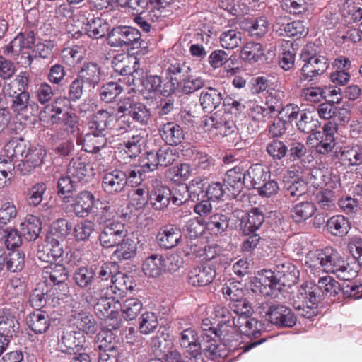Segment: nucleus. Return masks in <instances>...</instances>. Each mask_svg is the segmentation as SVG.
<instances>
[{"label": "nucleus", "instance_id": "nucleus-1", "mask_svg": "<svg viewBox=\"0 0 362 362\" xmlns=\"http://www.w3.org/2000/svg\"><path fill=\"white\" fill-rule=\"evenodd\" d=\"M310 267L321 268L327 273H332L341 280L349 281L354 279L358 270L354 268L340 253L332 247L310 254Z\"/></svg>", "mask_w": 362, "mask_h": 362}, {"label": "nucleus", "instance_id": "nucleus-2", "mask_svg": "<svg viewBox=\"0 0 362 362\" xmlns=\"http://www.w3.org/2000/svg\"><path fill=\"white\" fill-rule=\"evenodd\" d=\"M298 272L289 262L276 264L274 271L262 270L258 274L259 284L271 290L280 291L282 286L290 287L297 282Z\"/></svg>", "mask_w": 362, "mask_h": 362}, {"label": "nucleus", "instance_id": "nucleus-3", "mask_svg": "<svg viewBox=\"0 0 362 362\" xmlns=\"http://www.w3.org/2000/svg\"><path fill=\"white\" fill-rule=\"evenodd\" d=\"M300 58L305 64L301 68L302 76L300 78V83L303 81L308 82L313 81L317 76L324 74L329 65L327 58L317 54L312 45H307L303 49Z\"/></svg>", "mask_w": 362, "mask_h": 362}, {"label": "nucleus", "instance_id": "nucleus-4", "mask_svg": "<svg viewBox=\"0 0 362 362\" xmlns=\"http://www.w3.org/2000/svg\"><path fill=\"white\" fill-rule=\"evenodd\" d=\"M318 288L312 283H305L300 286L297 294L298 301L293 306L299 311V315L305 318H312L317 314V303L320 300Z\"/></svg>", "mask_w": 362, "mask_h": 362}, {"label": "nucleus", "instance_id": "nucleus-5", "mask_svg": "<svg viewBox=\"0 0 362 362\" xmlns=\"http://www.w3.org/2000/svg\"><path fill=\"white\" fill-rule=\"evenodd\" d=\"M108 288L104 284H95L86 291L85 294L86 300L89 303H95L94 310L96 315L102 319L106 320L112 311L110 308L117 302L115 298L107 297Z\"/></svg>", "mask_w": 362, "mask_h": 362}, {"label": "nucleus", "instance_id": "nucleus-6", "mask_svg": "<svg viewBox=\"0 0 362 362\" xmlns=\"http://www.w3.org/2000/svg\"><path fill=\"white\" fill-rule=\"evenodd\" d=\"M213 314L218 320L216 329L213 332L214 336L226 343L231 342V337L235 335V322L236 316L230 310L221 304H217L214 308Z\"/></svg>", "mask_w": 362, "mask_h": 362}, {"label": "nucleus", "instance_id": "nucleus-7", "mask_svg": "<svg viewBox=\"0 0 362 362\" xmlns=\"http://www.w3.org/2000/svg\"><path fill=\"white\" fill-rule=\"evenodd\" d=\"M107 44L113 47H132L133 49L141 46V33L131 26H117L107 34Z\"/></svg>", "mask_w": 362, "mask_h": 362}, {"label": "nucleus", "instance_id": "nucleus-8", "mask_svg": "<svg viewBox=\"0 0 362 362\" xmlns=\"http://www.w3.org/2000/svg\"><path fill=\"white\" fill-rule=\"evenodd\" d=\"M43 278L54 283L53 295L59 299H64L69 291L68 285L65 283L68 278V272L63 264H50L45 267L42 272Z\"/></svg>", "mask_w": 362, "mask_h": 362}, {"label": "nucleus", "instance_id": "nucleus-9", "mask_svg": "<svg viewBox=\"0 0 362 362\" xmlns=\"http://www.w3.org/2000/svg\"><path fill=\"white\" fill-rule=\"evenodd\" d=\"M178 342L186 357H189V362H204L198 334L194 329H182L179 334Z\"/></svg>", "mask_w": 362, "mask_h": 362}, {"label": "nucleus", "instance_id": "nucleus-10", "mask_svg": "<svg viewBox=\"0 0 362 362\" xmlns=\"http://www.w3.org/2000/svg\"><path fill=\"white\" fill-rule=\"evenodd\" d=\"M117 114L129 115L135 122L146 125L150 119L151 114L146 106L131 98H124L117 103Z\"/></svg>", "mask_w": 362, "mask_h": 362}, {"label": "nucleus", "instance_id": "nucleus-11", "mask_svg": "<svg viewBox=\"0 0 362 362\" xmlns=\"http://www.w3.org/2000/svg\"><path fill=\"white\" fill-rule=\"evenodd\" d=\"M273 30L279 36L300 38L307 35L308 30L303 21L289 22L286 16H279L273 24Z\"/></svg>", "mask_w": 362, "mask_h": 362}, {"label": "nucleus", "instance_id": "nucleus-12", "mask_svg": "<svg viewBox=\"0 0 362 362\" xmlns=\"http://www.w3.org/2000/svg\"><path fill=\"white\" fill-rule=\"evenodd\" d=\"M115 119V109L108 107L95 112L88 122V132L85 134L107 135V128Z\"/></svg>", "mask_w": 362, "mask_h": 362}, {"label": "nucleus", "instance_id": "nucleus-13", "mask_svg": "<svg viewBox=\"0 0 362 362\" xmlns=\"http://www.w3.org/2000/svg\"><path fill=\"white\" fill-rule=\"evenodd\" d=\"M127 232L124 224L121 222L107 223L99 235L100 243L105 248L115 247L124 238Z\"/></svg>", "mask_w": 362, "mask_h": 362}, {"label": "nucleus", "instance_id": "nucleus-14", "mask_svg": "<svg viewBox=\"0 0 362 362\" xmlns=\"http://www.w3.org/2000/svg\"><path fill=\"white\" fill-rule=\"evenodd\" d=\"M46 156L45 150L41 147H29L16 167L17 171L22 175H28L40 167Z\"/></svg>", "mask_w": 362, "mask_h": 362}, {"label": "nucleus", "instance_id": "nucleus-15", "mask_svg": "<svg viewBox=\"0 0 362 362\" xmlns=\"http://www.w3.org/2000/svg\"><path fill=\"white\" fill-rule=\"evenodd\" d=\"M269 321L281 327H292L296 323V317L292 310L283 305H272L267 311Z\"/></svg>", "mask_w": 362, "mask_h": 362}, {"label": "nucleus", "instance_id": "nucleus-16", "mask_svg": "<svg viewBox=\"0 0 362 362\" xmlns=\"http://www.w3.org/2000/svg\"><path fill=\"white\" fill-rule=\"evenodd\" d=\"M66 174L78 184L89 182L93 175V168L86 162L85 158L81 156H76L70 161Z\"/></svg>", "mask_w": 362, "mask_h": 362}, {"label": "nucleus", "instance_id": "nucleus-17", "mask_svg": "<svg viewBox=\"0 0 362 362\" xmlns=\"http://www.w3.org/2000/svg\"><path fill=\"white\" fill-rule=\"evenodd\" d=\"M69 325L74 330L81 332L83 336L84 334L92 335L98 329V325L93 316L82 311L74 312L71 314Z\"/></svg>", "mask_w": 362, "mask_h": 362}, {"label": "nucleus", "instance_id": "nucleus-18", "mask_svg": "<svg viewBox=\"0 0 362 362\" xmlns=\"http://www.w3.org/2000/svg\"><path fill=\"white\" fill-rule=\"evenodd\" d=\"M235 335L233 336L231 342L238 341L239 339L238 332H240L249 337L257 338L262 329V324L255 318H251L249 315L238 316L235 322Z\"/></svg>", "mask_w": 362, "mask_h": 362}, {"label": "nucleus", "instance_id": "nucleus-19", "mask_svg": "<svg viewBox=\"0 0 362 362\" xmlns=\"http://www.w3.org/2000/svg\"><path fill=\"white\" fill-rule=\"evenodd\" d=\"M224 187L231 197H235L246 186L245 171L240 166H235L227 171L225 175Z\"/></svg>", "mask_w": 362, "mask_h": 362}, {"label": "nucleus", "instance_id": "nucleus-20", "mask_svg": "<svg viewBox=\"0 0 362 362\" xmlns=\"http://www.w3.org/2000/svg\"><path fill=\"white\" fill-rule=\"evenodd\" d=\"M124 172L114 170L105 173L102 178V188L107 194H116L122 192L125 187Z\"/></svg>", "mask_w": 362, "mask_h": 362}, {"label": "nucleus", "instance_id": "nucleus-21", "mask_svg": "<svg viewBox=\"0 0 362 362\" xmlns=\"http://www.w3.org/2000/svg\"><path fill=\"white\" fill-rule=\"evenodd\" d=\"M85 342V337L81 332L71 330L64 332L59 341V349L69 355L80 350Z\"/></svg>", "mask_w": 362, "mask_h": 362}, {"label": "nucleus", "instance_id": "nucleus-22", "mask_svg": "<svg viewBox=\"0 0 362 362\" xmlns=\"http://www.w3.org/2000/svg\"><path fill=\"white\" fill-rule=\"evenodd\" d=\"M207 182L206 177H196L189 184L179 185L178 190L187 193V195L191 200L199 201L206 197Z\"/></svg>", "mask_w": 362, "mask_h": 362}, {"label": "nucleus", "instance_id": "nucleus-23", "mask_svg": "<svg viewBox=\"0 0 362 362\" xmlns=\"http://www.w3.org/2000/svg\"><path fill=\"white\" fill-rule=\"evenodd\" d=\"M94 202L95 197L93 193L83 190L76 195L71 206L76 216L85 217L90 213L94 206Z\"/></svg>", "mask_w": 362, "mask_h": 362}, {"label": "nucleus", "instance_id": "nucleus-24", "mask_svg": "<svg viewBox=\"0 0 362 362\" xmlns=\"http://www.w3.org/2000/svg\"><path fill=\"white\" fill-rule=\"evenodd\" d=\"M162 139L169 146H177L185 139L182 128L174 122L165 123L158 129Z\"/></svg>", "mask_w": 362, "mask_h": 362}, {"label": "nucleus", "instance_id": "nucleus-25", "mask_svg": "<svg viewBox=\"0 0 362 362\" xmlns=\"http://www.w3.org/2000/svg\"><path fill=\"white\" fill-rule=\"evenodd\" d=\"M137 243V238L127 232L124 238L115 245L117 249L112 254L113 257L119 261L132 259L136 253Z\"/></svg>", "mask_w": 362, "mask_h": 362}, {"label": "nucleus", "instance_id": "nucleus-26", "mask_svg": "<svg viewBox=\"0 0 362 362\" xmlns=\"http://www.w3.org/2000/svg\"><path fill=\"white\" fill-rule=\"evenodd\" d=\"M264 221L263 212L258 208H253L241 216L240 228L245 235H250L257 230Z\"/></svg>", "mask_w": 362, "mask_h": 362}, {"label": "nucleus", "instance_id": "nucleus-27", "mask_svg": "<svg viewBox=\"0 0 362 362\" xmlns=\"http://www.w3.org/2000/svg\"><path fill=\"white\" fill-rule=\"evenodd\" d=\"M156 238L161 247L170 249L178 245L182 238V233L173 225L165 226L158 232Z\"/></svg>", "mask_w": 362, "mask_h": 362}, {"label": "nucleus", "instance_id": "nucleus-28", "mask_svg": "<svg viewBox=\"0 0 362 362\" xmlns=\"http://www.w3.org/2000/svg\"><path fill=\"white\" fill-rule=\"evenodd\" d=\"M216 272L212 267L202 265L189 272V283L194 286H205L213 281Z\"/></svg>", "mask_w": 362, "mask_h": 362}, {"label": "nucleus", "instance_id": "nucleus-29", "mask_svg": "<svg viewBox=\"0 0 362 362\" xmlns=\"http://www.w3.org/2000/svg\"><path fill=\"white\" fill-rule=\"evenodd\" d=\"M165 257L161 255H151L143 261L142 271L146 276L157 278L165 273Z\"/></svg>", "mask_w": 362, "mask_h": 362}, {"label": "nucleus", "instance_id": "nucleus-30", "mask_svg": "<svg viewBox=\"0 0 362 362\" xmlns=\"http://www.w3.org/2000/svg\"><path fill=\"white\" fill-rule=\"evenodd\" d=\"M246 187L257 189L263 182L270 178V173L262 165L255 164L245 171Z\"/></svg>", "mask_w": 362, "mask_h": 362}, {"label": "nucleus", "instance_id": "nucleus-31", "mask_svg": "<svg viewBox=\"0 0 362 362\" xmlns=\"http://www.w3.org/2000/svg\"><path fill=\"white\" fill-rule=\"evenodd\" d=\"M222 101V94L216 88H205L200 93L199 102L205 112H212L221 104Z\"/></svg>", "mask_w": 362, "mask_h": 362}, {"label": "nucleus", "instance_id": "nucleus-32", "mask_svg": "<svg viewBox=\"0 0 362 362\" xmlns=\"http://www.w3.org/2000/svg\"><path fill=\"white\" fill-rule=\"evenodd\" d=\"M20 230L27 240H35L41 231L40 219L34 215H27L20 224Z\"/></svg>", "mask_w": 362, "mask_h": 362}, {"label": "nucleus", "instance_id": "nucleus-33", "mask_svg": "<svg viewBox=\"0 0 362 362\" xmlns=\"http://www.w3.org/2000/svg\"><path fill=\"white\" fill-rule=\"evenodd\" d=\"M223 344H218L217 341L211 339L202 346V354L211 360H218L223 358L227 356L226 346L230 349L233 346V342L226 343L221 340Z\"/></svg>", "mask_w": 362, "mask_h": 362}, {"label": "nucleus", "instance_id": "nucleus-34", "mask_svg": "<svg viewBox=\"0 0 362 362\" xmlns=\"http://www.w3.org/2000/svg\"><path fill=\"white\" fill-rule=\"evenodd\" d=\"M75 284L80 288H88L87 291L95 284H101L95 277V272L92 267H81L74 274Z\"/></svg>", "mask_w": 362, "mask_h": 362}, {"label": "nucleus", "instance_id": "nucleus-35", "mask_svg": "<svg viewBox=\"0 0 362 362\" xmlns=\"http://www.w3.org/2000/svg\"><path fill=\"white\" fill-rule=\"evenodd\" d=\"M288 157L292 161H299L302 166L311 161L313 156L308 154V149L304 144L297 141H293L288 144Z\"/></svg>", "mask_w": 362, "mask_h": 362}, {"label": "nucleus", "instance_id": "nucleus-36", "mask_svg": "<svg viewBox=\"0 0 362 362\" xmlns=\"http://www.w3.org/2000/svg\"><path fill=\"white\" fill-rule=\"evenodd\" d=\"M171 195L172 192L170 188L158 185L151 192L149 200L154 209L163 210L169 204Z\"/></svg>", "mask_w": 362, "mask_h": 362}, {"label": "nucleus", "instance_id": "nucleus-37", "mask_svg": "<svg viewBox=\"0 0 362 362\" xmlns=\"http://www.w3.org/2000/svg\"><path fill=\"white\" fill-rule=\"evenodd\" d=\"M19 329V325L15 317L6 309L0 310V334L10 339Z\"/></svg>", "mask_w": 362, "mask_h": 362}, {"label": "nucleus", "instance_id": "nucleus-38", "mask_svg": "<svg viewBox=\"0 0 362 362\" xmlns=\"http://www.w3.org/2000/svg\"><path fill=\"white\" fill-rule=\"evenodd\" d=\"M213 128L216 130V134L221 136H226L234 132L236 127L232 115L228 112H224L221 117L216 115L211 117Z\"/></svg>", "mask_w": 362, "mask_h": 362}, {"label": "nucleus", "instance_id": "nucleus-39", "mask_svg": "<svg viewBox=\"0 0 362 362\" xmlns=\"http://www.w3.org/2000/svg\"><path fill=\"white\" fill-rule=\"evenodd\" d=\"M86 23V34L89 37L93 39H100L105 36L110 29V25L105 20L100 17H93L90 19L87 18Z\"/></svg>", "mask_w": 362, "mask_h": 362}, {"label": "nucleus", "instance_id": "nucleus-40", "mask_svg": "<svg viewBox=\"0 0 362 362\" xmlns=\"http://www.w3.org/2000/svg\"><path fill=\"white\" fill-rule=\"evenodd\" d=\"M117 305L120 307L122 315L127 320L135 319L143 308L141 301L136 298H127L122 303L117 300L114 305L115 309H118Z\"/></svg>", "mask_w": 362, "mask_h": 362}, {"label": "nucleus", "instance_id": "nucleus-41", "mask_svg": "<svg viewBox=\"0 0 362 362\" xmlns=\"http://www.w3.org/2000/svg\"><path fill=\"white\" fill-rule=\"evenodd\" d=\"M78 77L81 78L84 83L95 87L100 81V68L95 63H86L81 67Z\"/></svg>", "mask_w": 362, "mask_h": 362}, {"label": "nucleus", "instance_id": "nucleus-42", "mask_svg": "<svg viewBox=\"0 0 362 362\" xmlns=\"http://www.w3.org/2000/svg\"><path fill=\"white\" fill-rule=\"evenodd\" d=\"M26 322L29 328L36 334L45 332L50 325L48 315L40 310L30 313Z\"/></svg>", "mask_w": 362, "mask_h": 362}, {"label": "nucleus", "instance_id": "nucleus-43", "mask_svg": "<svg viewBox=\"0 0 362 362\" xmlns=\"http://www.w3.org/2000/svg\"><path fill=\"white\" fill-rule=\"evenodd\" d=\"M228 226L229 218L222 214H215L211 216L204 223L205 231L215 235L225 232Z\"/></svg>", "mask_w": 362, "mask_h": 362}, {"label": "nucleus", "instance_id": "nucleus-44", "mask_svg": "<svg viewBox=\"0 0 362 362\" xmlns=\"http://www.w3.org/2000/svg\"><path fill=\"white\" fill-rule=\"evenodd\" d=\"M316 206L312 202L305 201L296 204L291 209V216L296 223L303 222L312 217L315 211Z\"/></svg>", "mask_w": 362, "mask_h": 362}, {"label": "nucleus", "instance_id": "nucleus-45", "mask_svg": "<svg viewBox=\"0 0 362 362\" xmlns=\"http://www.w3.org/2000/svg\"><path fill=\"white\" fill-rule=\"evenodd\" d=\"M328 231L334 236L341 237L351 228L350 222L347 218L342 215L334 216L327 221Z\"/></svg>", "mask_w": 362, "mask_h": 362}, {"label": "nucleus", "instance_id": "nucleus-46", "mask_svg": "<svg viewBox=\"0 0 362 362\" xmlns=\"http://www.w3.org/2000/svg\"><path fill=\"white\" fill-rule=\"evenodd\" d=\"M264 50L262 44L254 42H248L242 48L241 58L250 64L257 62L264 57Z\"/></svg>", "mask_w": 362, "mask_h": 362}, {"label": "nucleus", "instance_id": "nucleus-47", "mask_svg": "<svg viewBox=\"0 0 362 362\" xmlns=\"http://www.w3.org/2000/svg\"><path fill=\"white\" fill-rule=\"evenodd\" d=\"M339 158L348 166L362 164V146L355 144L345 147L341 152Z\"/></svg>", "mask_w": 362, "mask_h": 362}, {"label": "nucleus", "instance_id": "nucleus-48", "mask_svg": "<svg viewBox=\"0 0 362 362\" xmlns=\"http://www.w3.org/2000/svg\"><path fill=\"white\" fill-rule=\"evenodd\" d=\"M320 122L315 117L313 112L303 110L296 120L297 129L303 133L310 134L317 129Z\"/></svg>", "mask_w": 362, "mask_h": 362}, {"label": "nucleus", "instance_id": "nucleus-49", "mask_svg": "<svg viewBox=\"0 0 362 362\" xmlns=\"http://www.w3.org/2000/svg\"><path fill=\"white\" fill-rule=\"evenodd\" d=\"M95 230V224L85 219L78 222L73 229V235L77 242H87Z\"/></svg>", "mask_w": 362, "mask_h": 362}, {"label": "nucleus", "instance_id": "nucleus-50", "mask_svg": "<svg viewBox=\"0 0 362 362\" xmlns=\"http://www.w3.org/2000/svg\"><path fill=\"white\" fill-rule=\"evenodd\" d=\"M47 191V185L43 182H39L27 189L25 201L31 207L38 206L43 200Z\"/></svg>", "mask_w": 362, "mask_h": 362}, {"label": "nucleus", "instance_id": "nucleus-51", "mask_svg": "<svg viewBox=\"0 0 362 362\" xmlns=\"http://www.w3.org/2000/svg\"><path fill=\"white\" fill-rule=\"evenodd\" d=\"M76 187L77 183L67 174L58 180L57 194L64 202H69L72 193Z\"/></svg>", "mask_w": 362, "mask_h": 362}, {"label": "nucleus", "instance_id": "nucleus-52", "mask_svg": "<svg viewBox=\"0 0 362 362\" xmlns=\"http://www.w3.org/2000/svg\"><path fill=\"white\" fill-rule=\"evenodd\" d=\"M25 143L23 139H13L10 140L4 146V152L8 158L23 159L27 151Z\"/></svg>", "mask_w": 362, "mask_h": 362}, {"label": "nucleus", "instance_id": "nucleus-53", "mask_svg": "<svg viewBox=\"0 0 362 362\" xmlns=\"http://www.w3.org/2000/svg\"><path fill=\"white\" fill-rule=\"evenodd\" d=\"M162 80L158 75H146L141 81V88L140 91L146 95V98H152L157 92L160 90Z\"/></svg>", "mask_w": 362, "mask_h": 362}, {"label": "nucleus", "instance_id": "nucleus-54", "mask_svg": "<svg viewBox=\"0 0 362 362\" xmlns=\"http://www.w3.org/2000/svg\"><path fill=\"white\" fill-rule=\"evenodd\" d=\"M18 210L12 199H3L0 202V225L5 226L16 218Z\"/></svg>", "mask_w": 362, "mask_h": 362}, {"label": "nucleus", "instance_id": "nucleus-55", "mask_svg": "<svg viewBox=\"0 0 362 362\" xmlns=\"http://www.w3.org/2000/svg\"><path fill=\"white\" fill-rule=\"evenodd\" d=\"M107 144L105 135L85 134L83 136V148L86 152L97 153Z\"/></svg>", "mask_w": 362, "mask_h": 362}, {"label": "nucleus", "instance_id": "nucleus-56", "mask_svg": "<svg viewBox=\"0 0 362 362\" xmlns=\"http://www.w3.org/2000/svg\"><path fill=\"white\" fill-rule=\"evenodd\" d=\"M316 286L318 288V295L322 292L326 296H335L341 290V285L329 276L320 278Z\"/></svg>", "mask_w": 362, "mask_h": 362}, {"label": "nucleus", "instance_id": "nucleus-57", "mask_svg": "<svg viewBox=\"0 0 362 362\" xmlns=\"http://www.w3.org/2000/svg\"><path fill=\"white\" fill-rule=\"evenodd\" d=\"M21 235L16 229H4L0 226V240L5 238V245L8 250H13L21 246L22 243Z\"/></svg>", "mask_w": 362, "mask_h": 362}, {"label": "nucleus", "instance_id": "nucleus-58", "mask_svg": "<svg viewBox=\"0 0 362 362\" xmlns=\"http://www.w3.org/2000/svg\"><path fill=\"white\" fill-rule=\"evenodd\" d=\"M158 162L160 166H169L179 158V153L177 149L169 145H165L159 148L156 152Z\"/></svg>", "mask_w": 362, "mask_h": 362}, {"label": "nucleus", "instance_id": "nucleus-59", "mask_svg": "<svg viewBox=\"0 0 362 362\" xmlns=\"http://www.w3.org/2000/svg\"><path fill=\"white\" fill-rule=\"evenodd\" d=\"M5 265L8 271L18 272L21 271L25 265V254L21 250H15L6 257Z\"/></svg>", "mask_w": 362, "mask_h": 362}, {"label": "nucleus", "instance_id": "nucleus-60", "mask_svg": "<svg viewBox=\"0 0 362 362\" xmlns=\"http://www.w3.org/2000/svg\"><path fill=\"white\" fill-rule=\"evenodd\" d=\"M241 38L242 33L233 29L223 32L219 37L221 46L227 49L237 47L241 42Z\"/></svg>", "mask_w": 362, "mask_h": 362}, {"label": "nucleus", "instance_id": "nucleus-61", "mask_svg": "<svg viewBox=\"0 0 362 362\" xmlns=\"http://www.w3.org/2000/svg\"><path fill=\"white\" fill-rule=\"evenodd\" d=\"M98 348L100 351L118 352L117 341L112 332L103 331L98 335Z\"/></svg>", "mask_w": 362, "mask_h": 362}, {"label": "nucleus", "instance_id": "nucleus-62", "mask_svg": "<svg viewBox=\"0 0 362 362\" xmlns=\"http://www.w3.org/2000/svg\"><path fill=\"white\" fill-rule=\"evenodd\" d=\"M123 90V88L117 82L105 83L100 90V99L105 103H110L115 100Z\"/></svg>", "mask_w": 362, "mask_h": 362}, {"label": "nucleus", "instance_id": "nucleus-63", "mask_svg": "<svg viewBox=\"0 0 362 362\" xmlns=\"http://www.w3.org/2000/svg\"><path fill=\"white\" fill-rule=\"evenodd\" d=\"M240 283L238 281L229 280L226 281L222 287V293L224 297L230 300H237L243 296V291L240 288Z\"/></svg>", "mask_w": 362, "mask_h": 362}, {"label": "nucleus", "instance_id": "nucleus-64", "mask_svg": "<svg viewBox=\"0 0 362 362\" xmlns=\"http://www.w3.org/2000/svg\"><path fill=\"white\" fill-rule=\"evenodd\" d=\"M205 80L199 76H189L180 82V88L183 93L191 94L205 86Z\"/></svg>", "mask_w": 362, "mask_h": 362}]
</instances>
